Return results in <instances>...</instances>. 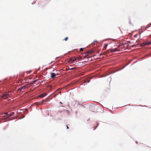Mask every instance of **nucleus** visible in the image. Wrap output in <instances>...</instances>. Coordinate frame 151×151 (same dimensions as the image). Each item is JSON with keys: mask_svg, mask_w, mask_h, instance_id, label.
<instances>
[{"mask_svg": "<svg viewBox=\"0 0 151 151\" xmlns=\"http://www.w3.org/2000/svg\"><path fill=\"white\" fill-rule=\"evenodd\" d=\"M12 92L10 91L4 92L0 97L1 99H6L9 98L11 97L12 96Z\"/></svg>", "mask_w": 151, "mask_h": 151, "instance_id": "obj_1", "label": "nucleus"}, {"mask_svg": "<svg viewBox=\"0 0 151 151\" xmlns=\"http://www.w3.org/2000/svg\"><path fill=\"white\" fill-rule=\"evenodd\" d=\"M124 49H125L124 48V46L123 44L120 45L117 47L115 48V50L114 51H119L123 50Z\"/></svg>", "mask_w": 151, "mask_h": 151, "instance_id": "obj_2", "label": "nucleus"}, {"mask_svg": "<svg viewBox=\"0 0 151 151\" xmlns=\"http://www.w3.org/2000/svg\"><path fill=\"white\" fill-rule=\"evenodd\" d=\"M115 48L114 49H111L109 50H107L106 51V52L107 53H109V52H116V51H114L115 50Z\"/></svg>", "mask_w": 151, "mask_h": 151, "instance_id": "obj_3", "label": "nucleus"}, {"mask_svg": "<svg viewBox=\"0 0 151 151\" xmlns=\"http://www.w3.org/2000/svg\"><path fill=\"white\" fill-rule=\"evenodd\" d=\"M56 73H51V77L52 78H55Z\"/></svg>", "mask_w": 151, "mask_h": 151, "instance_id": "obj_4", "label": "nucleus"}, {"mask_svg": "<svg viewBox=\"0 0 151 151\" xmlns=\"http://www.w3.org/2000/svg\"><path fill=\"white\" fill-rule=\"evenodd\" d=\"M26 88V86H22L21 88H19L18 90L17 91H21L22 90Z\"/></svg>", "mask_w": 151, "mask_h": 151, "instance_id": "obj_5", "label": "nucleus"}, {"mask_svg": "<svg viewBox=\"0 0 151 151\" xmlns=\"http://www.w3.org/2000/svg\"><path fill=\"white\" fill-rule=\"evenodd\" d=\"M94 52V51L93 50H91L90 51L87 52L86 53V54L87 55H88V54H91L92 53H93Z\"/></svg>", "mask_w": 151, "mask_h": 151, "instance_id": "obj_6", "label": "nucleus"}, {"mask_svg": "<svg viewBox=\"0 0 151 151\" xmlns=\"http://www.w3.org/2000/svg\"><path fill=\"white\" fill-rule=\"evenodd\" d=\"M47 95L46 93H44L43 94H42L39 96V97L40 98H43L45 96Z\"/></svg>", "mask_w": 151, "mask_h": 151, "instance_id": "obj_7", "label": "nucleus"}, {"mask_svg": "<svg viewBox=\"0 0 151 151\" xmlns=\"http://www.w3.org/2000/svg\"><path fill=\"white\" fill-rule=\"evenodd\" d=\"M76 60L77 59L76 58H75L73 57L70 58V61H72V62H73L74 61Z\"/></svg>", "mask_w": 151, "mask_h": 151, "instance_id": "obj_8", "label": "nucleus"}, {"mask_svg": "<svg viewBox=\"0 0 151 151\" xmlns=\"http://www.w3.org/2000/svg\"><path fill=\"white\" fill-rule=\"evenodd\" d=\"M14 112H12L10 113V114H7V116H10L13 115L14 114Z\"/></svg>", "mask_w": 151, "mask_h": 151, "instance_id": "obj_9", "label": "nucleus"}, {"mask_svg": "<svg viewBox=\"0 0 151 151\" xmlns=\"http://www.w3.org/2000/svg\"><path fill=\"white\" fill-rule=\"evenodd\" d=\"M47 101V99L42 100V102L40 104L42 105L43 104H44V102H46Z\"/></svg>", "mask_w": 151, "mask_h": 151, "instance_id": "obj_10", "label": "nucleus"}, {"mask_svg": "<svg viewBox=\"0 0 151 151\" xmlns=\"http://www.w3.org/2000/svg\"><path fill=\"white\" fill-rule=\"evenodd\" d=\"M98 42L97 41H94L92 43V44L93 45H96L97 44Z\"/></svg>", "mask_w": 151, "mask_h": 151, "instance_id": "obj_11", "label": "nucleus"}, {"mask_svg": "<svg viewBox=\"0 0 151 151\" xmlns=\"http://www.w3.org/2000/svg\"><path fill=\"white\" fill-rule=\"evenodd\" d=\"M151 26V23H149V24H148L145 27V28H149V27H150Z\"/></svg>", "mask_w": 151, "mask_h": 151, "instance_id": "obj_12", "label": "nucleus"}, {"mask_svg": "<svg viewBox=\"0 0 151 151\" xmlns=\"http://www.w3.org/2000/svg\"><path fill=\"white\" fill-rule=\"evenodd\" d=\"M56 92H57L58 93H61V92L60 91L59 89H58L56 90Z\"/></svg>", "mask_w": 151, "mask_h": 151, "instance_id": "obj_13", "label": "nucleus"}, {"mask_svg": "<svg viewBox=\"0 0 151 151\" xmlns=\"http://www.w3.org/2000/svg\"><path fill=\"white\" fill-rule=\"evenodd\" d=\"M141 46L142 47H144V46H145V42H144V43H143L142 44H141Z\"/></svg>", "mask_w": 151, "mask_h": 151, "instance_id": "obj_14", "label": "nucleus"}, {"mask_svg": "<svg viewBox=\"0 0 151 151\" xmlns=\"http://www.w3.org/2000/svg\"><path fill=\"white\" fill-rule=\"evenodd\" d=\"M68 39V37H66L63 40H65V41H67Z\"/></svg>", "mask_w": 151, "mask_h": 151, "instance_id": "obj_15", "label": "nucleus"}, {"mask_svg": "<svg viewBox=\"0 0 151 151\" xmlns=\"http://www.w3.org/2000/svg\"><path fill=\"white\" fill-rule=\"evenodd\" d=\"M107 45H108L107 44H106L104 45V48H105V49H106V47Z\"/></svg>", "mask_w": 151, "mask_h": 151, "instance_id": "obj_16", "label": "nucleus"}, {"mask_svg": "<svg viewBox=\"0 0 151 151\" xmlns=\"http://www.w3.org/2000/svg\"><path fill=\"white\" fill-rule=\"evenodd\" d=\"M147 42V44H148V45H151V40L150 42Z\"/></svg>", "mask_w": 151, "mask_h": 151, "instance_id": "obj_17", "label": "nucleus"}, {"mask_svg": "<svg viewBox=\"0 0 151 151\" xmlns=\"http://www.w3.org/2000/svg\"><path fill=\"white\" fill-rule=\"evenodd\" d=\"M84 48H81L80 49V51H82L83 50Z\"/></svg>", "mask_w": 151, "mask_h": 151, "instance_id": "obj_18", "label": "nucleus"}, {"mask_svg": "<svg viewBox=\"0 0 151 151\" xmlns=\"http://www.w3.org/2000/svg\"><path fill=\"white\" fill-rule=\"evenodd\" d=\"M145 45H148V44H147V42H145Z\"/></svg>", "mask_w": 151, "mask_h": 151, "instance_id": "obj_19", "label": "nucleus"}, {"mask_svg": "<svg viewBox=\"0 0 151 151\" xmlns=\"http://www.w3.org/2000/svg\"><path fill=\"white\" fill-rule=\"evenodd\" d=\"M90 80H88V81H84V83H86V82H87L88 83H89V82H90Z\"/></svg>", "mask_w": 151, "mask_h": 151, "instance_id": "obj_20", "label": "nucleus"}, {"mask_svg": "<svg viewBox=\"0 0 151 151\" xmlns=\"http://www.w3.org/2000/svg\"><path fill=\"white\" fill-rule=\"evenodd\" d=\"M76 68H70V69L71 70H73V69H76Z\"/></svg>", "mask_w": 151, "mask_h": 151, "instance_id": "obj_21", "label": "nucleus"}, {"mask_svg": "<svg viewBox=\"0 0 151 151\" xmlns=\"http://www.w3.org/2000/svg\"><path fill=\"white\" fill-rule=\"evenodd\" d=\"M66 128H67V129H69V128L68 127V126L67 125H66Z\"/></svg>", "mask_w": 151, "mask_h": 151, "instance_id": "obj_22", "label": "nucleus"}, {"mask_svg": "<svg viewBox=\"0 0 151 151\" xmlns=\"http://www.w3.org/2000/svg\"><path fill=\"white\" fill-rule=\"evenodd\" d=\"M4 114H6L7 115V114H8L7 113H5Z\"/></svg>", "mask_w": 151, "mask_h": 151, "instance_id": "obj_23", "label": "nucleus"}, {"mask_svg": "<svg viewBox=\"0 0 151 151\" xmlns=\"http://www.w3.org/2000/svg\"><path fill=\"white\" fill-rule=\"evenodd\" d=\"M57 95H58V94H56L55 95V96H56Z\"/></svg>", "mask_w": 151, "mask_h": 151, "instance_id": "obj_24", "label": "nucleus"}, {"mask_svg": "<svg viewBox=\"0 0 151 151\" xmlns=\"http://www.w3.org/2000/svg\"><path fill=\"white\" fill-rule=\"evenodd\" d=\"M101 55V54H100V56Z\"/></svg>", "mask_w": 151, "mask_h": 151, "instance_id": "obj_25", "label": "nucleus"}]
</instances>
